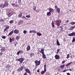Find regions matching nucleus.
<instances>
[{
	"label": "nucleus",
	"mask_w": 75,
	"mask_h": 75,
	"mask_svg": "<svg viewBox=\"0 0 75 75\" xmlns=\"http://www.w3.org/2000/svg\"><path fill=\"white\" fill-rule=\"evenodd\" d=\"M62 22L61 20H58L56 21V24L57 26H59L60 25V24H61Z\"/></svg>",
	"instance_id": "f257e3e1"
},
{
	"label": "nucleus",
	"mask_w": 75,
	"mask_h": 75,
	"mask_svg": "<svg viewBox=\"0 0 75 75\" xmlns=\"http://www.w3.org/2000/svg\"><path fill=\"white\" fill-rule=\"evenodd\" d=\"M35 63L36 66H38L40 65V64L41 63V60H40L38 61L37 60H36L35 61Z\"/></svg>",
	"instance_id": "f03ea898"
},
{
	"label": "nucleus",
	"mask_w": 75,
	"mask_h": 75,
	"mask_svg": "<svg viewBox=\"0 0 75 75\" xmlns=\"http://www.w3.org/2000/svg\"><path fill=\"white\" fill-rule=\"evenodd\" d=\"M46 67H47V65L45 64L44 65V71L41 72V74H44V73L46 72V71H47Z\"/></svg>",
	"instance_id": "7ed1b4c3"
},
{
	"label": "nucleus",
	"mask_w": 75,
	"mask_h": 75,
	"mask_svg": "<svg viewBox=\"0 0 75 75\" xmlns=\"http://www.w3.org/2000/svg\"><path fill=\"white\" fill-rule=\"evenodd\" d=\"M24 60V58H21L17 59V61H19L21 64H22V63H23V61Z\"/></svg>",
	"instance_id": "20e7f679"
},
{
	"label": "nucleus",
	"mask_w": 75,
	"mask_h": 75,
	"mask_svg": "<svg viewBox=\"0 0 75 75\" xmlns=\"http://www.w3.org/2000/svg\"><path fill=\"white\" fill-rule=\"evenodd\" d=\"M23 68H24V66H21V67L17 69V72H20L21 71H23Z\"/></svg>",
	"instance_id": "39448f33"
},
{
	"label": "nucleus",
	"mask_w": 75,
	"mask_h": 75,
	"mask_svg": "<svg viewBox=\"0 0 75 75\" xmlns=\"http://www.w3.org/2000/svg\"><path fill=\"white\" fill-rule=\"evenodd\" d=\"M54 8H56V11L58 13H60V9H59V8L58 7L57 5L54 6Z\"/></svg>",
	"instance_id": "423d86ee"
},
{
	"label": "nucleus",
	"mask_w": 75,
	"mask_h": 75,
	"mask_svg": "<svg viewBox=\"0 0 75 75\" xmlns=\"http://www.w3.org/2000/svg\"><path fill=\"white\" fill-rule=\"evenodd\" d=\"M68 35L69 36V37H71L72 36H75V32H72V33L69 34Z\"/></svg>",
	"instance_id": "0eeeda50"
},
{
	"label": "nucleus",
	"mask_w": 75,
	"mask_h": 75,
	"mask_svg": "<svg viewBox=\"0 0 75 75\" xmlns=\"http://www.w3.org/2000/svg\"><path fill=\"white\" fill-rule=\"evenodd\" d=\"M4 4L5 7H7V6H8V1H5Z\"/></svg>",
	"instance_id": "6e6552de"
},
{
	"label": "nucleus",
	"mask_w": 75,
	"mask_h": 75,
	"mask_svg": "<svg viewBox=\"0 0 75 75\" xmlns=\"http://www.w3.org/2000/svg\"><path fill=\"white\" fill-rule=\"evenodd\" d=\"M54 57L56 59H59L60 57L58 55L56 54Z\"/></svg>",
	"instance_id": "1a4fd4ad"
},
{
	"label": "nucleus",
	"mask_w": 75,
	"mask_h": 75,
	"mask_svg": "<svg viewBox=\"0 0 75 75\" xmlns=\"http://www.w3.org/2000/svg\"><path fill=\"white\" fill-rule=\"evenodd\" d=\"M13 33L15 34H18L19 33V30H18L15 29Z\"/></svg>",
	"instance_id": "9d476101"
},
{
	"label": "nucleus",
	"mask_w": 75,
	"mask_h": 75,
	"mask_svg": "<svg viewBox=\"0 0 75 75\" xmlns=\"http://www.w3.org/2000/svg\"><path fill=\"white\" fill-rule=\"evenodd\" d=\"M25 71H26V72H27V73L29 74H30V70H29L28 69H25Z\"/></svg>",
	"instance_id": "9b49d317"
},
{
	"label": "nucleus",
	"mask_w": 75,
	"mask_h": 75,
	"mask_svg": "<svg viewBox=\"0 0 75 75\" xmlns=\"http://www.w3.org/2000/svg\"><path fill=\"white\" fill-rule=\"evenodd\" d=\"M29 33H37V31H35V30H30L29 31Z\"/></svg>",
	"instance_id": "f8f14e48"
},
{
	"label": "nucleus",
	"mask_w": 75,
	"mask_h": 75,
	"mask_svg": "<svg viewBox=\"0 0 75 75\" xmlns=\"http://www.w3.org/2000/svg\"><path fill=\"white\" fill-rule=\"evenodd\" d=\"M75 28V26H73L71 27V28H69V30H72L74 29V28Z\"/></svg>",
	"instance_id": "ddd939ff"
},
{
	"label": "nucleus",
	"mask_w": 75,
	"mask_h": 75,
	"mask_svg": "<svg viewBox=\"0 0 75 75\" xmlns=\"http://www.w3.org/2000/svg\"><path fill=\"white\" fill-rule=\"evenodd\" d=\"M30 57L32 58L33 56H34V53L31 52L30 54Z\"/></svg>",
	"instance_id": "4468645a"
},
{
	"label": "nucleus",
	"mask_w": 75,
	"mask_h": 75,
	"mask_svg": "<svg viewBox=\"0 0 75 75\" xmlns=\"http://www.w3.org/2000/svg\"><path fill=\"white\" fill-rule=\"evenodd\" d=\"M49 11L50 13H52L53 12V11H54V10L53 9H52L51 8H50L49 9Z\"/></svg>",
	"instance_id": "2eb2a0df"
},
{
	"label": "nucleus",
	"mask_w": 75,
	"mask_h": 75,
	"mask_svg": "<svg viewBox=\"0 0 75 75\" xmlns=\"http://www.w3.org/2000/svg\"><path fill=\"white\" fill-rule=\"evenodd\" d=\"M26 50L27 51H28L31 50V47H30V45H28V46L26 49Z\"/></svg>",
	"instance_id": "dca6fc26"
},
{
	"label": "nucleus",
	"mask_w": 75,
	"mask_h": 75,
	"mask_svg": "<svg viewBox=\"0 0 75 75\" xmlns=\"http://www.w3.org/2000/svg\"><path fill=\"white\" fill-rule=\"evenodd\" d=\"M23 23V20H20L18 22V25H20V24L21 23Z\"/></svg>",
	"instance_id": "f3484780"
},
{
	"label": "nucleus",
	"mask_w": 75,
	"mask_h": 75,
	"mask_svg": "<svg viewBox=\"0 0 75 75\" xmlns=\"http://www.w3.org/2000/svg\"><path fill=\"white\" fill-rule=\"evenodd\" d=\"M6 48L4 47H2L1 49V52H4L5 51Z\"/></svg>",
	"instance_id": "a211bd4d"
},
{
	"label": "nucleus",
	"mask_w": 75,
	"mask_h": 75,
	"mask_svg": "<svg viewBox=\"0 0 75 75\" xmlns=\"http://www.w3.org/2000/svg\"><path fill=\"white\" fill-rule=\"evenodd\" d=\"M44 49H42L41 50V51H40V53H41L42 54H44Z\"/></svg>",
	"instance_id": "6ab92c4d"
},
{
	"label": "nucleus",
	"mask_w": 75,
	"mask_h": 75,
	"mask_svg": "<svg viewBox=\"0 0 75 75\" xmlns=\"http://www.w3.org/2000/svg\"><path fill=\"white\" fill-rule=\"evenodd\" d=\"M42 58H43V59H45L47 58V57H46V55H45V54L44 53L43 54H42Z\"/></svg>",
	"instance_id": "aec40b11"
},
{
	"label": "nucleus",
	"mask_w": 75,
	"mask_h": 75,
	"mask_svg": "<svg viewBox=\"0 0 75 75\" xmlns=\"http://www.w3.org/2000/svg\"><path fill=\"white\" fill-rule=\"evenodd\" d=\"M13 30L11 31L8 34V35H11L13 34Z\"/></svg>",
	"instance_id": "412c9836"
},
{
	"label": "nucleus",
	"mask_w": 75,
	"mask_h": 75,
	"mask_svg": "<svg viewBox=\"0 0 75 75\" xmlns=\"http://www.w3.org/2000/svg\"><path fill=\"white\" fill-rule=\"evenodd\" d=\"M0 7L1 8H3L4 7H5V6H4V4H1L0 5Z\"/></svg>",
	"instance_id": "4be33fe9"
},
{
	"label": "nucleus",
	"mask_w": 75,
	"mask_h": 75,
	"mask_svg": "<svg viewBox=\"0 0 75 75\" xmlns=\"http://www.w3.org/2000/svg\"><path fill=\"white\" fill-rule=\"evenodd\" d=\"M65 64H64L62 65H61L59 66L60 68H61L62 69H64V67H65Z\"/></svg>",
	"instance_id": "5701e85b"
},
{
	"label": "nucleus",
	"mask_w": 75,
	"mask_h": 75,
	"mask_svg": "<svg viewBox=\"0 0 75 75\" xmlns=\"http://www.w3.org/2000/svg\"><path fill=\"white\" fill-rule=\"evenodd\" d=\"M51 14V13L50 12H49L47 13V16H50Z\"/></svg>",
	"instance_id": "b1692460"
},
{
	"label": "nucleus",
	"mask_w": 75,
	"mask_h": 75,
	"mask_svg": "<svg viewBox=\"0 0 75 75\" xmlns=\"http://www.w3.org/2000/svg\"><path fill=\"white\" fill-rule=\"evenodd\" d=\"M37 34L38 36H41V35H42V34H41V33H40L39 32H38L37 33Z\"/></svg>",
	"instance_id": "393cba45"
},
{
	"label": "nucleus",
	"mask_w": 75,
	"mask_h": 75,
	"mask_svg": "<svg viewBox=\"0 0 75 75\" xmlns=\"http://www.w3.org/2000/svg\"><path fill=\"white\" fill-rule=\"evenodd\" d=\"M57 45H58V46H59L60 45V44H59V41H58V40H57Z\"/></svg>",
	"instance_id": "a878e982"
},
{
	"label": "nucleus",
	"mask_w": 75,
	"mask_h": 75,
	"mask_svg": "<svg viewBox=\"0 0 75 75\" xmlns=\"http://www.w3.org/2000/svg\"><path fill=\"white\" fill-rule=\"evenodd\" d=\"M71 64H72V62H71L70 63H69L67 64H66V67H68V66H69V65H71Z\"/></svg>",
	"instance_id": "bb28decb"
},
{
	"label": "nucleus",
	"mask_w": 75,
	"mask_h": 75,
	"mask_svg": "<svg viewBox=\"0 0 75 75\" xmlns=\"http://www.w3.org/2000/svg\"><path fill=\"white\" fill-rule=\"evenodd\" d=\"M7 15L8 16V17H11V13H10V12L8 13H7Z\"/></svg>",
	"instance_id": "cd10ccee"
},
{
	"label": "nucleus",
	"mask_w": 75,
	"mask_h": 75,
	"mask_svg": "<svg viewBox=\"0 0 75 75\" xmlns=\"http://www.w3.org/2000/svg\"><path fill=\"white\" fill-rule=\"evenodd\" d=\"M36 6H34L33 7V9L34 11H35V10H36Z\"/></svg>",
	"instance_id": "c85d7f7f"
},
{
	"label": "nucleus",
	"mask_w": 75,
	"mask_h": 75,
	"mask_svg": "<svg viewBox=\"0 0 75 75\" xmlns=\"http://www.w3.org/2000/svg\"><path fill=\"white\" fill-rule=\"evenodd\" d=\"M70 24H71V25H74V24H75V22H71V23H69Z\"/></svg>",
	"instance_id": "c756f323"
},
{
	"label": "nucleus",
	"mask_w": 75,
	"mask_h": 75,
	"mask_svg": "<svg viewBox=\"0 0 75 75\" xmlns=\"http://www.w3.org/2000/svg\"><path fill=\"white\" fill-rule=\"evenodd\" d=\"M5 26L6 27L5 28H6L7 29H8L10 28V27H9V26H8V25H6Z\"/></svg>",
	"instance_id": "7c9ffc66"
},
{
	"label": "nucleus",
	"mask_w": 75,
	"mask_h": 75,
	"mask_svg": "<svg viewBox=\"0 0 75 75\" xmlns=\"http://www.w3.org/2000/svg\"><path fill=\"white\" fill-rule=\"evenodd\" d=\"M18 17H20V18H21V17H22V13H21L19 14L18 16Z\"/></svg>",
	"instance_id": "2f4dec72"
},
{
	"label": "nucleus",
	"mask_w": 75,
	"mask_h": 75,
	"mask_svg": "<svg viewBox=\"0 0 75 75\" xmlns=\"http://www.w3.org/2000/svg\"><path fill=\"white\" fill-rule=\"evenodd\" d=\"M19 52H20V54H23L24 53V51L22 50H20L19 51Z\"/></svg>",
	"instance_id": "473e14b6"
},
{
	"label": "nucleus",
	"mask_w": 75,
	"mask_h": 75,
	"mask_svg": "<svg viewBox=\"0 0 75 75\" xmlns=\"http://www.w3.org/2000/svg\"><path fill=\"white\" fill-rule=\"evenodd\" d=\"M52 25L53 27H55V25H54V21H53L52 22Z\"/></svg>",
	"instance_id": "72a5a7b5"
},
{
	"label": "nucleus",
	"mask_w": 75,
	"mask_h": 75,
	"mask_svg": "<svg viewBox=\"0 0 75 75\" xmlns=\"http://www.w3.org/2000/svg\"><path fill=\"white\" fill-rule=\"evenodd\" d=\"M75 41V38L74 37L73 38V40H72V42H74Z\"/></svg>",
	"instance_id": "f704fd0d"
},
{
	"label": "nucleus",
	"mask_w": 75,
	"mask_h": 75,
	"mask_svg": "<svg viewBox=\"0 0 75 75\" xmlns=\"http://www.w3.org/2000/svg\"><path fill=\"white\" fill-rule=\"evenodd\" d=\"M13 22H14V21L11 20V21H9V23L10 24H12V23H13Z\"/></svg>",
	"instance_id": "c9c22d12"
},
{
	"label": "nucleus",
	"mask_w": 75,
	"mask_h": 75,
	"mask_svg": "<svg viewBox=\"0 0 75 75\" xmlns=\"http://www.w3.org/2000/svg\"><path fill=\"white\" fill-rule=\"evenodd\" d=\"M60 27L61 28L60 30L62 31V30H63V28H62V26H60Z\"/></svg>",
	"instance_id": "e433bc0d"
},
{
	"label": "nucleus",
	"mask_w": 75,
	"mask_h": 75,
	"mask_svg": "<svg viewBox=\"0 0 75 75\" xmlns=\"http://www.w3.org/2000/svg\"><path fill=\"white\" fill-rule=\"evenodd\" d=\"M4 21V19H2L0 20V22H2Z\"/></svg>",
	"instance_id": "4c0bfd02"
},
{
	"label": "nucleus",
	"mask_w": 75,
	"mask_h": 75,
	"mask_svg": "<svg viewBox=\"0 0 75 75\" xmlns=\"http://www.w3.org/2000/svg\"><path fill=\"white\" fill-rule=\"evenodd\" d=\"M70 55L69 54H67V57H66L67 58H69Z\"/></svg>",
	"instance_id": "58836bf2"
},
{
	"label": "nucleus",
	"mask_w": 75,
	"mask_h": 75,
	"mask_svg": "<svg viewBox=\"0 0 75 75\" xmlns=\"http://www.w3.org/2000/svg\"><path fill=\"white\" fill-rule=\"evenodd\" d=\"M60 50V49H59L57 50V54H58V53L59 52Z\"/></svg>",
	"instance_id": "ea45409f"
},
{
	"label": "nucleus",
	"mask_w": 75,
	"mask_h": 75,
	"mask_svg": "<svg viewBox=\"0 0 75 75\" xmlns=\"http://www.w3.org/2000/svg\"><path fill=\"white\" fill-rule=\"evenodd\" d=\"M36 12L37 13H38V12H40V10H38V9H37L36 10H35Z\"/></svg>",
	"instance_id": "a19ab883"
},
{
	"label": "nucleus",
	"mask_w": 75,
	"mask_h": 75,
	"mask_svg": "<svg viewBox=\"0 0 75 75\" xmlns=\"http://www.w3.org/2000/svg\"><path fill=\"white\" fill-rule=\"evenodd\" d=\"M26 17L27 18H30V15H28L26 16Z\"/></svg>",
	"instance_id": "79ce46f5"
},
{
	"label": "nucleus",
	"mask_w": 75,
	"mask_h": 75,
	"mask_svg": "<svg viewBox=\"0 0 75 75\" xmlns=\"http://www.w3.org/2000/svg\"><path fill=\"white\" fill-rule=\"evenodd\" d=\"M27 32L25 30H24L23 31V33L24 34H26V33H27Z\"/></svg>",
	"instance_id": "37998d69"
},
{
	"label": "nucleus",
	"mask_w": 75,
	"mask_h": 75,
	"mask_svg": "<svg viewBox=\"0 0 75 75\" xmlns=\"http://www.w3.org/2000/svg\"><path fill=\"white\" fill-rule=\"evenodd\" d=\"M16 40H18V39H19V36H17L16 37Z\"/></svg>",
	"instance_id": "c03bdc74"
},
{
	"label": "nucleus",
	"mask_w": 75,
	"mask_h": 75,
	"mask_svg": "<svg viewBox=\"0 0 75 75\" xmlns=\"http://www.w3.org/2000/svg\"><path fill=\"white\" fill-rule=\"evenodd\" d=\"M9 40L10 42H12V39L11 38H10Z\"/></svg>",
	"instance_id": "a18cd8bd"
},
{
	"label": "nucleus",
	"mask_w": 75,
	"mask_h": 75,
	"mask_svg": "<svg viewBox=\"0 0 75 75\" xmlns=\"http://www.w3.org/2000/svg\"><path fill=\"white\" fill-rule=\"evenodd\" d=\"M2 38H3V39H5L6 38V36H4L2 37Z\"/></svg>",
	"instance_id": "49530a36"
},
{
	"label": "nucleus",
	"mask_w": 75,
	"mask_h": 75,
	"mask_svg": "<svg viewBox=\"0 0 75 75\" xmlns=\"http://www.w3.org/2000/svg\"><path fill=\"white\" fill-rule=\"evenodd\" d=\"M3 55V52H0V57L1 55Z\"/></svg>",
	"instance_id": "de8ad7c7"
},
{
	"label": "nucleus",
	"mask_w": 75,
	"mask_h": 75,
	"mask_svg": "<svg viewBox=\"0 0 75 75\" xmlns=\"http://www.w3.org/2000/svg\"><path fill=\"white\" fill-rule=\"evenodd\" d=\"M8 29H6V28L4 29V32H5V31H6Z\"/></svg>",
	"instance_id": "09e8293b"
},
{
	"label": "nucleus",
	"mask_w": 75,
	"mask_h": 75,
	"mask_svg": "<svg viewBox=\"0 0 75 75\" xmlns=\"http://www.w3.org/2000/svg\"><path fill=\"white\" fill-rule=\"evenodd\" d=\"M15 7H18V5H17V4L15 5Z\"/></svg>",
	"instance_id": "8fccbe9b"
},
{
	"label": "nucleus",
	"mask_w": 75,
	"mask_h": 75,
	"mask_svg": "<svg viewBox=\"0 0 75 75\" xmlns=\"http://www.w3.org/2000/svg\"><path fill=\"white\" fill-rule=\"evenodd\" d=\"M11 5H12V6H13V7H14V5H15V3L11 4Z\"/></svg>",
	"instance_id": "3c124183"
},
{
	"label": "nucleus",
	"mask_w": 75,
	"mask_h": 75,
	"mask_svg": "<svg viewBox=\"0 0 75 75\" xmlns=\"http://www.w3.org/2000/svg\"><path fill=\"white\" fill-rule=\"evenodd\" d=\"M65 60H63L62 61V64H64L65 63Z\"/></svg>",
	"instance_id": "603ef678"
},
{
	"label": "nucleus",
	"mask_w": 75,
	"mask_h": 75,
	"mask_svg": "<svg viewBox=\"0 0 75 75\" xmlns=\"http://www.w3.org/2000/svg\"><path fill=\"white\" fill-rule=\"evenodd\" d=\"M19 54H20V51H19L17 53V54L18 55H19Z\"/></svg>",
	"instance_id": "864d4df0"
},
{
	"label": "nucleus",
	"mask_w": 75,
	"mask_h": 75,
	"mask_svg": "<svg viewBox=\"0 0 75 75\" xmlns=\"http://www.w3.org/2000/svg\"><path fill=\"white\" fill-rule=\"evenodd\" d=\"M66 71H67V70L66 69H65L62 71V72H65Z\"/></svg>",
	"instance_id": "5fc2aeb1"
},
{
	"label": "nucleus",
	"mask_w": 75,
	"mask_h": 75,
	"mask_svg": "<svg viewBox=\"0 0 75 75\" xmlns=\"http://www.w3.org/2000/svg\"><path fill=\"white\" fill-rule=\"evenodd\" d=\"M23 75H28L27 74V73H25Z\"/></svg>",
	"instance_id": "6e6d98bb"
},
{
	"label": "nucleus",
	"mask_w": 75,
	"mask_h": 75,
	"mask_svg": "<svg viewBox=\"0 0 75 75\" xmlns=\"http://www.w3.org/2000/svg\"><path fill=\"white\" fill-rule=\"evenodd\" d=\"M14 40H15V39L14 38H13L12 39V40L13 41H14Z\"/></svg>",
	"instance_id": "4d7b16f0"
},
{
	"label": "nucleus",
	"mask_w": 75,
	"mask_h": 75,
	"mask_svg": "<svg viewBox=\"0 0 75 75\" xmlns=\"http://www.w3.org/2000/svg\"><path fill=\"white\" fill-rule=\"evenodd\" d=\"M21 0H18L19 3H21Z\"/></svg>",
	"instance_id": "13d9d810"
},
{
	"label": "nucleus",
	"mask_w": 75,
	"mask_h": 75,
	"mask_svg": "<svg viewBox=\"0 0 75 75\" xmlns=\"http://www.w3.org/2000/svg\"><path fill=\"white\" fill-rule=\"evenodd\" d=\"M67 75H70V73H67Z\"/></svg>",
	"instance_id": "bf43d9fd"
},
{
	"label": "nucleus",
	"mask_w": 75,
	"mask_h": 75,
	"mask_svg": "<svg viewBox=\"0 0 75 75\" xmlns=\"http://www.w3.org/2000/svg\"><path fill=\"white\" fill-rule=\"evenodd\" d=\"M22 18H25V16H22Z\"/></svg>",
	"instance_id": "052dcab7"
},
{
	"label": "nucleus",
	"mask_w": 75,
	"mask_h": 75,
	"mask_svg": "<svg viewBox=\"0 0 75 75\" xmlns=\"http://www.w3.org/2000/svg\"><path fill=\"white\" fill-rule=\"evenodd\" d=\"M11 66L10 65L8 66V68L10 67Z\"/></svg>",
	"instance_id": "680f3d73"
},
{
	"label": "nucleus",
	"mask_w": 75,
	"mask_h": 75,
	"mask_svg": "<svg viewBox=\"0 0 75 75\" xmlns=\"http://www.w3.org/2000/svg\"><path fill=\"white\" fill-rule=\"evenodd\" d=\"M6 68H8V65L6 66Z\"/></svg>",
	"instance_id": "e2e57ef3"
},
{
	"label": "nucleus",
	"mask_w": 75,
	"mask_h": 75,
	"mask_svg": "<svg viewBox=\"0 0 75 75\" xmlns=\"http://www.w3.org/2000/svg\"><path fill=\"white\" fill-rule=\"evenodd\" d=\"M68 22H69V21H68V20H67L66 21L67 23H68Z\"/></svg>",
	"instance_id": "0e129e2a"
},
{
	"label": "nucleus",
	"mask_w": 75,
	"mask_h": 75,
	"mask_svg": "<svg viewBox=\"0 0 75 75\" xmlns=\"http://www.w3.org/2000/svg\"><path fill=\"white\" fill-rule=\"evenodd\" d=\"M37 71L38 72H40V70H38Z\"/></svg>",
	"instance_id": "69168bd1"
},
{
	"label": "nucleus",
	"mask_w": 75,
	"mask_h": 75,
	"mask_svg": "<svg viewBox=\"0 0 75 75\" xmlns=\"http://www.w3.org/2000/svg\"><path fill=\"white\" fill-rule=\"evenodd\" d=\"M69 71H72V70H71V69H69Z\"/></svg>",
	"instance_id": "338daca9"
},
{
	"label": "nucleus",
	"mask_w": 75,
	"mask_h": 75,
	"mask_svg": "<svg viewBox=\"0 0 75 75\" xmlns=\"http://www.w3.org/2000/svg\"><path fill=\"white\" fill-rule=\"evenodd\" d=\"M73 63H74V64H75V61L73 62Z\"/></svg>",
	"instance_id": "774afa93"
}]
</instances>
